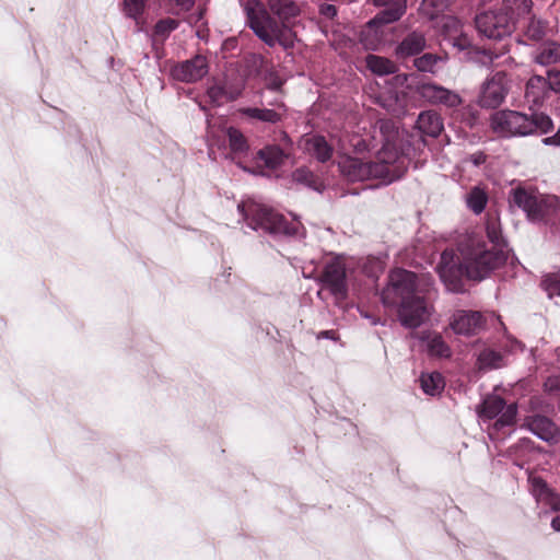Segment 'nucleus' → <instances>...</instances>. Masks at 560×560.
Returning <instances> with one entry per match:
<instances>
[{"label":"nucleus","instance_id":"f257e3e1","mask_svg":"<svg viewBox=\"0 0 560 560\" xmlns=\"http://www.w3.org/2000/svg\"><path fill=\"white\" fill-rule=\"evenodd\" d=\"M486 232L489 243L480 237H469L459 246L460 257L455 256L453 250L441 254L438 271L448 290L462 292L464 278L481 280L505 262V243L497 212L487 213Z\"/></svg>","mask_w":560,"mask_h":560},{"label":"nucleus","instance_id":"f03ea898","mask_svg":"<svg viewBox=\"0 0 560 560\" xmlns=\"http://www.w3.org/2000/svg\"><path fill=\"white\" fill-rule=\"evenodd\" d=\"M244 12L247 26L268 47L294 46L292 20L300 14L295 0H246Z\"/></svg>","mask_w":560,"mask_h":560},{"label":"nucleus","instance_id":"7ed1b4c3","mask_svg":"<svg viewBox=\"0 0 560 560\" xmlns=\"http://www.w3.org/2000/svg\"><path fill=\"white\" fill-rule=\"evenodd\" d=\"M390 287L382 294L385 305H398L399 322L406 328H418L429 317L427 302L417 291V276L412 271L396 269L389 276Z\"/></svg>","mask_w":560,"mask_h":560},{"label":"nucleus","instance_id":"20e7f679","mask_svg":"<svg viewBox=\"0 0 560 560\" xmlns=\"http://www.w3.org/2000/svg\"><path fill=\"white\" fill-rule=\"evenodd\" d=\"M340 173L350 182L383 179L392 183L399 179L405 172V159L395 144L387 139L375 161L364 162L349 155L341 156L338 162Z\"/></svg>","mask_w":560,"mask_h":560},{"label":"nucleus","instance_id":"39448f33","mask_svg":"<svg viewBox=\"0 0 560 560\" xmlns=\"http://www.w3.org/2000/svg\"><path fill=\"white\" fill-rule=\"evenodd\" d=\"M525 0H504L500 9L477 13L474 20L477 32L489 39H502L511 35Z\"/></svg>","mask_w":560,"mask_h":560},{"label":"nucleus","instance_id":"423d86ee","mask_svg":"<svg viewBox=\"0 0 560 560\" xmlns=\"http://www.w3.org/2000/svg\"><path fill=\"white\" fill-rule=\"evenodd\" d=\"M238 211L247 225L254 230L261 229L271 234L290 236L295 235L299 231L298 222H289L283 214L255 201L240 203Z\"/></svg>","mask_w":560,"mask_h":560},{"label":"nucleus","instance_id":"0eeeda50","mask_svg":"<svg viewBox=\"0 0 560 560\" xmlns=\"http://www.w3.org/2000/svg\"><path fill=\"white\" fill-rule=\"evenodd\" d=\"M318 281L323 289L328 290L336 300H345L348 296V280L343 259L335 257L327 261Z\"/></svg>","mask_w":560,"mask_h":560},{"label":"nucleus","instance_id":"6e6552de","mask_svg":"<svg viewBox=\"0 0 560 560\" xmlns=\"http://www.w3.org/2000/svg\"><path fill=\"white\" fill-rule=\"evenodd\" d=\"M517 408L515 404L506 405L505 400L497 395H488L480 407L479 416L482 419H493L499 416L494 423L497 430L513 425Z\"/></svg>","mask_w":560,"mask_h":560},{"label":"nucleus","instance_id":"1a4fd4ad","mask_svg":"<svg viewBox=\"0 0 560 560\" xmlns=\"http://www.w3.org/2000/svg\"><path fill=\"white\" fill-rule=\"evenodd\" d=\"M560 211V197L555 195L536 196L527 187V219L533 221L547 220Z\"/></svg>","mask_w":560,"mask_h":560},{"label":"nucleus","instance_id":"9d476101","mask_svg":"<svg viewBox=\"0 0 560 560\" xmlns=\"http://www.w3.org/2000/svg\"><path fill=\"white\" fill-rule=\"evenodd\" d=\"M209 72V61L203 55H196L192 58L177 62L173 66L172 77L180 82L194 83L205 78Z\"/></svg>","mask_w":560,"mask_h":560},{"label":"nucleus","instance_id":"9b49d317","mask_svg":"<svg viewBox=\"0 0 560 560\" xmlns=\"http://www.w3.org/2000/svg\"><path fill=\"white\" fill-rule=\"evenodd\" d=\"M506 93V74L501 71L497 72L483 83L478 103L483 108H497L505 98Z\"/></svg>","mask_w":560,"mask_h":560},{"label":"nucleus","instance_id":"f8f14e48","mask_svg":"<svg viewBox=\"0 0 560 560\" xmlns=\"http://www.w3.org/2000/svg\"><path fill=\"white\" fill-rule=\"evenodd\" d=\"M493 130L503 136L525 135V115L515 110H501L491 118Z\"/></svg>","mask_w":560,"mask_h":560},{"label":"nucleus","instance_id":"ddd939ff","mask_svg":"<svg viewBox=\"0 0 560 560\" xmlns=\"http://www.w3.org/2000/svg\"><path fill=\"white\" fill-rule=\"evenodd\" d=\"M549 91L560 92V71L548 70L547 78L533 75L527 80V102L533 96V103L538 105L545 100Z\"/></svg>","mask_w":560,"mask_h":560},{"label":"nucleus","instance_id":"4468645a","mask_svg":"<svg viewBox=\"0 0 560 560\" xmlns=\"http://www.w3.org/2000/svg\"><path fill=\"white\" fill-rule=\"evenodd\" d=\"M417 92L422 100L434 105L456 107L462 102L457 93L435 83H422L418 85Z\"/></svg>","mask_w":560,"mask_h":560},{"label":"nucleus","instance_id":"2eb2a0df","mask_svg":"<svg viewBox=\"0 0 560 560\" xmlns=\"http://www.w3.org/2000/svg\"><path fill=\"white\" fill-rule=\"evenodd\" d=\"M527 482L530 483V492L538 505H541L546 511L560 510V495L549 488L544 480L529 476Z\"/></svg>","mask_w":560,"mask_h":560},{"label":"nucleus","instance_id":"dca6fc26","mask_svg":"<svg viewBox=\"0 0 560 560\" xmlns=\"http://www.w3.org/2000/svg\"><path fill=\"white\" fill-rule=\"evenodd\" d=\"M527 482L530 483V492L538 505H541L546 511L560 510V495L549 488L544 480L529 476Z\"/></svg>","mask_w":560,"mask_h":560},{"label":"nucleus","instance_id":"f3484780","mask_svg":"<svg viewBox=\"0 0 560 560\" xmlns=\"http://www.w3.org/2000/svg\"><path fill=\"white\" fill-rule=\"evenodd\" d=\"M427 39L424 34L413 31L407 34L395 49L397 59L405 60L409 57L417 56L424 50Z\"/></svg>","mask_w":560,"mask_h":560},{"label":"nucleus","instance_id":"a211bd4d","mask_svg":"<svg viewBox=\"0 0 560 560\" xmlns=\"http://www.w3.org/2000/svg\"><path fill=\"white\" fill-rule=\"evenodd\" d=\"M527 431H530L538 439L547 443H555L559 439L557 425L550 419L542 416L534 417L530 420L527 419Z\"/></svg>","mask_w":560,"mask_h":560},{"label":"nucleus","instance_id":"6ab92c4d","mask_svg":"<svg viewBox=\"0 0 560 560\" xmlns=\"http://www.w3.org/2000/svg\"><path fill=\"white\" fill-rule=\"evenodd\" d=\"M481 315L478 312L459 311L453 316L452 329L458 335H472L480 326Z\"/></svg>","mask_w":560,"mask_h":560},{"label":"nucleus","instance_id":"aec40b11","mask_svg":"<svg viewBox=\"0 0 560 560\" xmlns=\"http://www.w3.org/2000/svg\"><path fill=\"white\" fill-rule=\"evenodd\" d=\"M288 155L280 145L270 144L260 149L256 154V164L268 170H277L283 165Z\"/></svg>","mask_w":560,"mask_h":560},{"label":"nucleus","instance_id":"412c9836","mask_svg":"<svg viewBox=\"0 0 560 560\" xmlns=\"http://www.w3.org/2000/svg\"><path fill=\"white\" fill-rule=\"evenodd\" d=\"M417 128L421 133L436 138L443 130V121L436 112L425 110L418 116Z\"/></svg>","mask_w":560,"mask_h":560},{"label":"nucleus","instance_id":"4be33fe9","mask_svg":"<svg viewBox=\"0 0 560 560\" xmlns=\"http://www.w3.org/2000/svg\"><path fill=\"white\" fill-rule=\"evenodd\" d=\"M427 343L429 355L436 358H450L452 350L439 332L425 331L420 337Z\"/></svg>","mask_w":560,"mask_h":560},{"label":"nucleus","instance_id":"5701e85b","mask_svg":"<svg viewBox=\"0 0 560 560\" xmlns=\"http://www.w3.org/2000/svg\"><path fill=\"white\" fill-rule=\"evenodd\" d=\"M529 109L532 113L527 114V136H541L553 129V122L549 115L533 110L532 107Z\"/></svg>","mask_w":560,"mask_h":560},{"label":"nucleus","instance_id":"b1692460","mask_svg":"<svg viewBox=\"0 0 560 560\" xmlns=\"http://www.w3.org/2000/svg\"><path fill=\"white\" fill-rule=\"evenodd\" d=\"M533 60L544 67L560 62V44L556 42L541 44L533 55Z\"/></svg>","mask_w":560,"mask_h":560},{"label":"nucleus","instance_id":"393cba45","mask_svg":"<svg viewBox=\"0 0 560 560\" xmlns=\"http://www.w3.org/2000/svg\"><path fill=\"white\" fill-rule=\"evenodd\" d=\"M305 150L322 163L331 159L334 149L323 136H313L305 142Z\"/></svg>","mask_w":560,"mask_h":560},{"label":"nucleus","instance_id":"a878e982","mask_svg":"<svg viewBox=\"0 0 560 560\" xmlns=\"http://www.w3.org/2000/svg\"><path fill=\"white\" fill-rule=\"evenodd\" d=\"M385 10L378 12L370 22V25H385L398 21L406 12V1L387 4Z\"/></svg>","mask_w":560,"mask_h":560},{"label":"nucleus","instance_id":"bb28decb","mask_svg":"<svg viewBox=\"0 0 560 560\" xmlns=\"http://www.w3.org/2000/svg\"><path fill=\"white\" fill-rule=\"evenodd\" d=\"M365 63L366 68L377 75L394 74L398 71V68L394 61L377 55H368L365 58Z\"/></svg>","mask_w":560,"mask_h":560},{"label":"nucleus","instance_id":"cd10ccee","mask_svg":"<svg viewBox=\"0 0 560 560\" xmlns=\"http://www.w3.org/2000/svg\"><path fill=\"white\" fill-rule=\"evenodd\" d=\"M241 113L248 118L269 124H277L283 118V113L271 108L246 107Z\"/></svg>","mask_w":560,"mask_h":560},{"label":"nucleus","instance_id":"c85d7f7f","mask_svg":"<svg viewBox=\"0 0 560 560\" xmlns=\"http://www.w3.org/2000/svg\"><path fill=\"white\" fill-rule=\"evenodd\" d=\"M419 382L423 392L431 396L440 394L445 386L444 377L440 372L422 373Z\"/></svg>","mask_w":560,"mask_h":560},{"label":"nucleus","instance_id":"c756f323","mask_svg":"<svg viewBox=\"0 0 560 560\" xmlns=\"http://www.w3.org/2000/svg\"><path fill=\"white\" fill-rule=\"evenodd\" d=\"M477 363L479 370L483 371L500 369L504 365V357L501 352L487 348L479 353Z\"/></svg>","mask_w":560,"mask_h":560},{"label":"nucleus","instance_id":"7c9ffc66","mask_svg":"<svg viewBox=\"0 0 560 560\" xmlns=\"http://www.w3.org/2000/svg\"><path fill=\"white\" fill-rule=\"evenodd\" d=\"M226 137L229 140V148L234 155L241 156L247 152L249 148L247 139L237 128H228Z\"/></svg>","mask_w":560,"mask_h":560},{"label":"nucleus","instance_id":"2f4dec72","mask_svg":"<svg viewBox=\"0 0 560 560\" xmlns=\"http://www.w3.org/2000/svg\"><path fill=\"white\" fill-rule=\"evenodd\" d=\"M466 202L474 213L480 214L487 206L488 194L483 188L475 186L467 194Z\"/></svg>","mask_w":560,"mask_h":560},{"label":"nucleus","instance_id":"473e14b6","mask_svg":"<svg viewBox=\"0 0 560 560\" xmlns=\"http://www.w3.org/2000/svg\"><path fill=\"white\" fill-rule=\"evenodd\" d=\"M292 178L299 184L318 190L322 186L319 178L307 167H299L292 173Z\"/></svg>","mask_w":560,"mask_h":560},{"label":"nucleus","instance_id":"72a5a7b5","mask_svg":"<svg viewBox=\"0 0 560 560\" xmlns=\"http://www.w3.org/2000/svg\"><path fill=\"white\" fill-rule=\"evenodd\" d=\"M207 94L212 103L221 105L224 102L233 101L238 96V93H231L224 85L213 84L208 88Z\"/></svg>","mask_w":560,"mask_h":560},{"label":"nucleus","instance_id":"f704fd0d","mask_svg":"<svg viewBox=\"0 0 560 560\" xmlns=\"http://www.w3.org/2000/svg\"><path fill=\"white\" fill-rule=\"evenodd\" d=\"M147 0H122V12L127 18L138 21L144 13Z\"/></svg>","mask_w":560,"mask_h":560},{"label":"nucleus","instance_id":"c9c22d12","mask_svg":"<svg viewBox=\"0 0 560 560\" xmlns=\"http://www.w3.org/2000/svg\"><path fill=\"white\" fill-rule=\"evenodd\" d=\"M179 26V21L165 18L159 20L153 27V35L158 38L165 39L170 34Z\"/></svg>","mask_w":560,"mask_h":560},{"label":"nucleus","instance_id":"e433bc0d","mask_svg":"<svg viewBox=\"0 0 560 560\" xmlns=\"http://www.w3.org/2000/svg\"><path fill=\"white\" fill-rule=\"evenodd\" d=\"M441 58L431 52L423 54L422 56L413 59V66L421 72L434 73L436 63Z\"/></svg>","mask_w":560,"mask_h":560},{"label":"nucleus","instance_id":"4c0bfd02","mask_svg":"<svg viewBox=\"0 0 560 560\" xmlns=\"http://www.w3.org/2000/svg\"><path fill=\"white\" fill-rule=\"evenodd\" d=\"M541 288L549 298L560 296V272L547 275L541 281Z\"/></svg>","mask_w":560,"mask_h":560},{"label":"nucleus","instance_id":"58836bf2","mask_svg":"<svg viewBox=\"0 0 560 560\" xmlns=\"http://www.w3.org/2000/svg\"><path fill=\"white\" fill-rule=\"evenodd\" d=\"M509 207L511 211L524 210L525 211V187L518 185L512 188L509 196Z\"/></svg>","mask_w":560,"mask_h":560},{"label":"nucleus","instance_id":"ea45409f","mask_svg":"<svg viewBox=\"0 0 560 560\" xmlns=\"http://www.w3.org/2000/svg\"><path fill=\"white\" fill-rule=\"evenodd\" d=\"M172 8L168 10L173 15H180L189 12L194 5L195 0H168Z\"/></svg>","mask_w":560,"mask_h":560},{"label":"nucleus","instance_id":"a19ab883","mask_svg":"<svg viewBox=\"0 0 560 560\" xmlns=\"http://www.w3.org/2000/svg\"><path fill=\"white\" fill-rule=\"evenodd\" d=\"M423 7L429 10V14L431 16L438 15L439 13L443 12L447 5L448 0H423Z\"/></svg>","mask_w":560,"mask_h":560},{"label":"nucleus","instance_id":"79ce46f5","mask_svg":"<svg viewBox=\"0 0 560 560\" xmlns=\"http://www.w3.org/2000/svg\"><path fill=\"white\" fill-rule=\"evenodd\" d=\"M545 28V24L541 21L530 19L529 23L527 24V36L534 39H539L544 36Z\"/></svg>","mask_w":560,"mask_h":560},{"label":"nucleus","instance_id":"37998d69","mask_svg":"<svg viewBox=\"0 0 560 560\" xmlns=\"http://www.w3.org/2000/svg\"><path fill=\"white\" fill-rule=\"evenodd\" d=\"M544 386L546 392L560 396V373L549 376Z\"/></svg>","mask_w":560,"mask_h":560},{"label":"nucleus","instance_id":"c03bdc74","mask_svg":"<svg viewBox=\"0 0 560 560\" xmlns=\"http://www.w3.org/2000/svg\"><path fill=\"white\" fill-rule=\"evenodd\" d=\"M337 12V7L330 3H323L319 7V14L328 20H332Z\"/></svg>","mask_w":560,"mask_h":560},{"label":"nucleus","instance_id":"a18cd8bd","mask_svg":"<svg viewBox=\"0 0 560 560\" xmlns=\"http://www.w3.org/2000/svg\"><path fill=\"white\" fill-rule=\"evenodd\" d=\"M487 160V155L482 151H477L467 158V161L471 162L475 166L483 164Z\"/></svg>","mask_w":560,"mask_h":560},{"label":"nucleus","instance_id":"49530a36","mask_svg":"<svg viewBox=\"0 0 560 560\" xmlns=\"http://www.w3.org/2000/svg\"><path fill=\"white\" fill-rule=\"evenodd\" d=\"M545 145L560 147V126L553 136L546 137L541 140Z\"/></svg>","mask_w":560,"mask_h":560},{"label":"nucleus","instance_id":"de8ad7c7","mask_svg":"<svg viewBox=\"0 0 560 560\" xmlns=\"http://www.w3.org/2000/svg\"><path fill=\"white\" fill-rule=\"evenodd\" d=\"M270 105L273 107L272 109H276V110L284 114L285 105L283 104V102L276 100V101L271 102Z\"/></svg>","mask_w":560,"mask_h":560},{"label":"nucleus","instance_id":"09e8293b","mask_svg":"<svg viewBox=\"0 0 560 560\" xmlns=\"http://www.w3.org/2000/svg\"><path fill=\"white\" fill-rule=\"evenodd\" d=\"M551 527L556 532H560V516H556L551 521Z\"/></svg>","mask_w":560,"mask_h":560},{"label":"nucleus","instance_id":"8fccbe9b","mask_svg":"<svg viewBox=\"0 0 560 560\" xmlns=\"http://www.w3.org/2000/svg\"><path fill=\"white\" fill-rule=\"evenodd\" d=\"M281 86H282V81H280V80H275L269 84V89H271L273 91H279L281 89Z\"/></svg>","mask_w":560,"mask_h":560},{"label":"nucleus","instance_id":"3c124183","mask_svg":"<svg viewBox=\"0 0 560 560\" xmlns=\"http://www.w3.org/2000/svg\"><path fill=\"white\" fill-rule=\"evenodd\" d=\"M336 331L335 330H325L320 332V337L335 339Z\"/></svg>","mask_w":560,"mask_h":560},{"label":"nucleus","instance_id":"603ef678","mask_svg":"<svg viewBox=\"0 0 560 560\" xmlns=\"http://www.w3.org/2000/svg\"><path fill=\"white\" fill-rule=\"evenodd\" d=\"M526 445H527V453L534 450L533 442L529 439H527Z\"/></svg>","mask_w":560,"mask_h":560},{"label":"nucleus","instance_id":"864d4df0","mask_svg":"<svg viewBox=\"0 0 560 560\" xmlns=\"http://www.w3.org/2000/svg\"><path fill=\"white\" fill-rule=\"evenodd\" d=\"M514 464H515L516 466H518L520 468H523V466H524V463H523L522 460H521V462H518L517 459H515V460H514Z\"/></svg>","mask_w":560,"mask_h":560},{"label":"nucleus","instance_id":"5fc2aeb1","mask_svg":"<svg viewBox=\"0 0 560 560\" xmlns=\"http://www.w3.org/2000/svg\"><path fill=\"white\" fill-rule=\"evenodd\" d=\"M388 124L387 122H382L381 124V130L384 131L385 128H387Z\"/></svg>","mask_w":560,"mask_h":560},{"label":"nucleus","instance_id":"6e6d98bb","mask_svg":"<svg viewBox=\"0 0 560 560\" xmlns=\"http://www.w3.org/2000/svg\"><path fill=\"white\" fill-rule=\"evenodd\" d=\"M224 277L226 278V281H229V278L231 277V272L224 273Z\"/></svg>","mask_w":560,"mask_h":560},{"label":"nucleus","instance_id":"4d7b16f0","mask_svg":"<svg viewBox=\"0 0 560 560\" xmlns=\"http://www.w3.org/2000/svg\"><path fill=\"white\" fill-rule=\"evenodd\" d=\"M558 358H559V361H560V348L558 350Z\"/></svg>","mask_w":560,"mask_h":560},{"label":"nucleus","instance_id":"13d9d810","mask_svg":"<svg viewBox=\"0 0 560 560\" xmlns=\"http://www.w3.org/2000/svg\"><path fill=\"white\" fill-rule=\"evenodd\" d=\"M530 2V0H527V3Z\"/></svg>","mask_w":560,"mask_h":560}]
</instances>
